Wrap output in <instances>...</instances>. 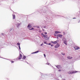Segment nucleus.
<instances>
[{
  "label": "nucleus",
  "mask_w": 80,
  "mask_h": 80,
  "mask_svg": "<svg viewBox=\"0 0 80 80\" xmlns=\"http://www.w3.org/2000/svg\"><path fill=\"white\" fill-rule=\"evenodd\" d=\"M58 42H59V41L58 40H57L55 42L52 41L51 43H53L54 44H57V43H58Z\"/></svg>",
  "instance_id": "nucleus-1"
},
{
  "label": "nucleus",
  "mask_w": 80,
  "mask_h": 80,
  "mask_svg": "<svg viewBox=\"0 0 80 80\" xmlns=\"http://www.w3.org/2000/svg\"><path fill=\"white\" fill-rule=\"evenodd\" d=\"M74 49H75V50H78V49H79V48H80L77 46H76L74 47Z\"/></svg>",
  "instance_id": "nucleus-2"
},
{
  "label": "nucleus",
  "mask_w": 80,
  "mask_h": 80,
  "mask_svg": "<svg viewBox=\"0 0 80 80\" xmlns=\"http://www.w3.org/2000/svg\"><path fill=\"white\" fill-rule=\"evenodd\" d=\"M42 37H44V38H46V37H47V35H45L44 34H43V33H42L41 34Z\"/></svg>",
  "instance_id": "nucleus-3"
},
{
  "label": "nucleus",
  "mask_w": 80,
  "mask_h": 80,
  "mask_svg": "<svg viewBox=\"0 0 80 80\" xmlns=\"http://www.w3.org/2000/svg\"><path fill=\"white\" fill-rule=\"evenodd\" d=\"M59 46H60V45H59V44L57 43L56 44V45L55 46V48H58V47H59Z\"/></svg>",
  "instance_id": "nucleus-4"
},
{
  "label": "nucleus",
  "mask_w": 80,
  "mask_h": 80,
  "mask_svg": "<svg viewBox=\"0 0 80 80\" xmlns=\"http://www.w3.org/2000/svg\"><path fill=\"white\" fill-rule=\"evenodd\" d=\"M22 54H20L19 57L18 58V59H22Z\"/></svg>",
  "instance_id": "nucleus-5"
},
{
  "label": "nucleus",
  "mask_w": 80,
  "mask_h": 80,
  "mask_svg": "<svg viewBox=\"0 0 80 80\" xmlns=\"http://www.w3.org/2000/svg\"><path fill=\"white\" fill-rule=\"evenodd\" d=\"M31 25V24H29L28 26V28H31V27H30V26Z\"/></svg>",
  "instance_id": "nucleus-6"
},
{
  "label": "nucleus",
  "mask_w": 80,
  "mask_h": 80,
  "mask_svg": "<svg viewBox=\"0 0 80 80\" xmlns=\"http://www.w3.org/2000/svg\"><path fill=\"white\" fill-rule=\"evenodd\" d=\"M44 38L45 40H49V37H48V36L46 38Z\"/></svg>",
  "instance_id": "nucleus-7"
},
{
  "label": "nucleus",
  "mask_w": 80,
  "mask_h": 80,
  "mask_svg": "<svg viewBox=\"0 0 80 80\" xmlns=\"http://www.w3.org/2000/svg\"><path fill=\"white\" fill-rule=\"evenodd\" d=\"M12 18L13 19H15V15L12 14Z\"/></svg>",
  "instance_id": "nucleus-8"
},
{
  "label": "nucleus",
  "mask_w": 80,
  "mask_h": 80,
  "mask_svg": "<svg viewBox=\"0 0 80 80\" xmlns=\"http://www.w3.org/2000/svg\"><path fill=\"white\" fill-rule=\"evenodd\" d=\"M58 36L60 38H62V35L61 34H59L58 35Z\"/></svg>",
  "instance_id": "nucleus-9"
},
{
  "label": "nucleus",
  "mask_w": 80,
  "mask_h": 80,
  "mask_svg": "<svg viewBox=\"0 0 80 80\" xmlns=\"http://www.w3.org/2000/svg\"><path fill=\"white\" fill-rule=\"evenodd\" d=\"M64 43L66 45H67V41L64 40Z\"/></svg>",
  "instance_id": "nucleus-10"
},
{
  "label": "nucleus",
  "mask_w": 80,
  "mask_h": 80,
  "mask_svg": "<svg viewBox=\"0 0 80 80\" xmlns=\"http://www.w3.org/2000/svg\"><path fill=\"white\" fill-rule=\"evenodd\" d=\"M78 72L75 71H73V72H72V73H77Z\"/></svg>",
  "instance_id": "nucleus-11"
},
{
  "label": "nucleus",
  "mask_w": 80,
  "mask_h": 80,
  "mask_svg": "<svg viewBox=\"0 0 80 80\" xmlns=\"http://www.w3.org/2000/svg\"><path fill=\"white\" fill-rule=\"evenodd\" d=\"M55 32L56 33H61V32H59V31H55Z\"/></svg>",
  "instance_id": "nucleus-12"
},
{
  "label": "nucleus",
  "mask_w": 80,
  "mask_h": 80,
  "mask_svg": "<svg viewBox=\"0 0 80 80\" xmlns=\"http://www.w3.org/2000/svg\"><path fill=\"white\" fill-rule=\"evenodd\" d=\"M67 58H68V59H72V57L69 56L67 57Z\"/></svg>",
  "instance_id": "nucleus-13"
},
{
  "label": "nucleus",
  "mask_w": 80,
  "mask_h": 80,
  "mask_svg": "<svg viewBox=\"0 0 80 80\" xmlns=\"http://www.w3.org/2000/svg\"><path fill=\"white\" fill-rule=\"evenodd\" d=\"M38 52H39V51H36V52H34L32 53H32H38Z\"/></svg>",
  "instance_id": "nucleus-14"
},
{
  "label": "nucleus",
  "mask_w": 80,
  "mask_h": 80,
  "mask_svg": "<svg viewBox=\"0 0 80 80\" xmlns=\"http://www.w3.org/2000/svg\"><path fill=\"white\" fill-rule=\"evenodd\" d=\"M25 58H26V57H25V56H23L22 58V59L24 60V59H25Z\"/></svg>",
  "instance_id": "nucleus-15"
},
{
  "label": "nucleus",
  "mask_w": 80,
  "mask_h": 80,
  "mask_svg": "<svg viewBox=\"0 0 80 80\" xmlns=\"http://www.w3.org/2000/svg\"><path fill=\"white\" fill-rule=\"evenodd\" d=\"M68 73L69 74H72V72H68Z\"/></svg>",
  "instance_id": "nucleus-16"
},
{
  "label": "nucleus",
  "mask_w": 80,
  "mask_h": 80,
  "mask_svg": "<svg viewBox=\"0 0 80 80\" xmlns=\"http://www.w3.org/2000/svg\"><path fill=\"white\" fill-rule=\"evenodd\" d=\"M57 68H58V69H59V68H60V66H57Z\"/></svg>",
  "instance_id": "nucleus-17"
},
{
  "label": "nucleus",
  "mask_w": 80,
  "mask_h": 80,
  "mask_svg": "<svg viewBox=\"0 0 80 80\" xmlns=\"http://www.w3.org/2000/svg\"><path fill=\"white\" fill-rule=\"evenodd\" d=\"M33 30V28H32L31 29H29V30Z\"/></svg>",
  "instance_id": "nucleus-18"
},
{
  "label": "nucleus",
  "mask_w": 80,
  "mask_h": 80,
  "mask_svg": "<svg viewBox=\"0 0 80 80\" xmlns=\"http://www.w3.org/2000/svg\"><path fill=\"white\" fill-rule=\"evenodd\" d=\"M61 53L63 55H65V54L63 52H62Z\"/></svg>",
  "instance_id": "nucleus-19"
},
{
  "label": "nucleus",
  "mask_w": 80,
  "mask_h": 80,
  "mask_svg": "<svg viewBox=\"0 0 80 80\" xmlns=\"http://www.w3.org/2000/svg\"><path fill=\"white\" fill-rule=\"evenodd\" d=\"M17 44L19 46L20 45V43H19V42H18L17 43Z\"/></svg>",
  "instance_id": "nucleus-20"
},
{
  "label": "nucleus",
  "mask_w": 80,
  "mask_h": 80,
  "mask_svg": "<svg viewBox=\"0 0 80 80\" xmlns=\"http://www.w3.org/2000/svg\"><path fill=\"white\" fill-rule=\"evenodd\" d=\"M37 28H40V26H36Z\"/></svg>",
  "instance_id": "nucleus-21"
},
{
  "label": "nucleus",
  "mask_w": 80,
  "mask_h": 80,
  "mask_svg": "<svg viewBox=\"0 0 80 80\" xmlns=\"http://www.w3.org/2000/svg\"><path fill=\"white\" fill-rule=\"evenodd\" d=\"M44 43L45 44H47V45H48V43H47L46 42H44Z\"/></svg>",
  "instance_id": "nucleus-22"
},
{
  "label": "nucleus",
  "mask_w": 80,
  "mask_h": 80,
  "mask_svg": "<svg viewBox=\"0 0 80 80\" xmlns=\"http://www.w3.org/2000/svg\"><path fill=\"white\" fill-rule=\"evenodd\" d=\"M11 62L12 63L14 62L13 61H11Z\"/></svg>",
  "instance_id": "nucleus-23"
},
{
  "label": "nucleus",
  "mask_w": 80,
  "mask_h": 80,
  "mask_svg": "<svg viewBox=\"0 0 80 80\" xmlns=\"http://www.w3.org/2000/svg\"><path fill=\"white\" fill-rule=\"evenodd\" d=\"M44 57H46V55H45V54H44Z\"/></svg>",
  "instance_id": "nucleus-24"
},
{
  "label": "nucleus",
  "mask_w": 80,
  "mask_h": 80,
  "mask_svg": "<svg viewBox=\"0 0 80 80\" xmlns=\"http://www.w3.org/2000/svg\"><path fill=\"white\" fill-rule=\"evenodd\" d=\"M48 45H51V43H49L48 44Z\"/></svg>",
  "instance_id": "nucleus-25"
},
{
  "label": "nucleus",
  "mask_w": 80,
  "mask_h": 80,
  "mask_svg": "<svg viewBox=\"0 0 80 80\" xmlns=\"http://www.w3.org/2000/svg\"><path fill=\"white\" fill-rule=\"evenodd\" d=\"M64 34V35H65L66 34V33H65V32H63Z\"/></svg>",
  "instance_id": "nucleus-26"
},
{
  "label": "nucleus",
  "mask_w": 80,
  "mask_h": 80,
  "mask_svg": "<svg viewBox=\"0 0 80 80\" xmlns=\"http://www.w3.org/2000/svg\"><path fill=\"white\" fill-rule=\"evenodd\" d=\"M19 50H20V46H19Z\"/></svg>",
  "instance_id": "nucleus-27"
},
{
  "label": "nucleus",
  "mask_w": 80,
  "mask_h": 80,
  "mask_svg": "<svg viewBox=\"0 0 80 80\" xmlns=\"http://www.w3.org/2000/svg\"><path fill=\"white\" fill-rule=\"evenodd\" d=\"M43 45V43H42L40 45L41 46H42Z\"/></svg>",
  "instance_id": "nucleus-28"
},
{
  "label": "nucleus",
  "mask_w": 80,
  "mask_h": 80,
  "mask_svg": "<svg viewBox=\"0 0 80 80\" xmlns=\"http://www.w3.org/2000/svg\"><path fill=\"white\" fill-rule=\"evenodd\" d=\"M45 34V35H46V34H47V32H45L44 33Z\"/></svg>",
  "instance_id": "nucleus-29"
},
{
  "label": "nucleus",
  "mask_w": 80,
  "mask_h": 80,
  "mask_svg": "<svg viewBox=\"0 0 80 80\" xmlns=\"http://www.w3.org/2000/svg\"><path fill=\"white\" fill-rule=\"evenodd\" d=\"M59 72H61V70L59 69Z\"/></svg>",
  "instance_id": "nucleus-30"
},
{
  "label": "nucleus",
  "mask_w": 80,
  "mask_h": 80,
  "mask_svg": "<svg viewBox=\"0 0 80 80\" xmlns=\"http://www.w3.org/2000/svg\"><path fill=\"white\" fill-rule=\"evenodd\" d=\"M51 47H53V45H51Z\"/></svg>",
  "instance_id": "nucleus-31"
},
{
  "label": "nucleus",
  "mask_w": 80,
  "mask_h": 80,
  "mask_svg": "<svg viewBox=\"0 0 80 80\" xmlns=\"http://www.w3.org/2000/svg\"><path fill=\"white\" fill-rule=\"evenodd\" d=\"M73 19H76V18H73Z\"/></svg>",
  "instance_id": "nucleus-32"
},
{
  "label": "nucleus",
  "mask_w": 80,
  "mask_h": 80,
  "mask_svg": "<svg viewBox=\"0 0 80 80\" xmlns=\"http://www.w3.org/2000/svg\"><path fill=\"white\" fill-rule=\"evenodd\" d=\"M36 27V26H34L33 27H34V28H35V27Z\"/></svg>",
  "instance_id": "nucleus-33"
},
{
  "label": "nucleus",
  "mask_w": 80,
  "mask_h": 80,
  "mask_svg": "<svg viewBox=\"0 0 80 80\" xmlns=\"http://www.w3.org/2000/svg\"><path fill=\"white\" fill-rule=\"evenodd\" d=\"M46 27V26H44V28H45Z\"/></svg>",
  "instance_id": "nucleus-34"
},
{
  "label": "nucleus",
  "mask_w": 80,
  "mask_h": 80,
  "mask_svg": "<svg viewBox=\"0 0 80 80\" xmlns=\"http://www.w3.org/2000/svg\"><path fill=\"white\" fill-rule=\"evenodd\" d=\"M42 30H43V31H45V29H42Z\"/></svg>",
  "instance_id": "nucleus-35"
},
{
  "label": "nucleus",
  "mask_w": 80,
  "mask_h": 80,
  "mask_svg": "<svg viewBox=\"0 0 80 80\" xmlns=\"http://www.w3.org/2000/svg\"><path fill=\"white\" fill-rule=\"evenodd\" d=\"M80 21H79L78 23H80Z\"/></svg>",
  "instance_id": "nucleus-36"
},
{
  "label": "nucleus",
  "mask_w": 80,
  "mask_h": 80,
  "mask_svg": "<svg viewBox=\"0 0 80 80\" xmlns=\"http://www.w3.org/2000/svg\"><path fill=\"white\" fill-rule=\"evenodd\" d=\"M79 13H80V12H79Z\"/></svg>",
  "instance_id": "nucleus-37"
}]
</instances>
